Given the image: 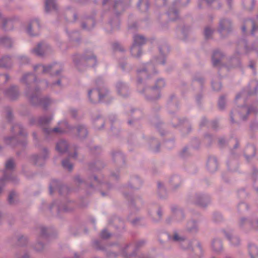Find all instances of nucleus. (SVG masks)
I'll return each mask as SVG.
<instances>
[{
  "label": "nucleus",
  "mask_w": 258,
  "mask_h": 258,
  "mask_svg": "<svg viewBox=\"0 0 258 258\" xmlns=\"http://www.w3.org/2000/svg\"><path fill=\"white\" fill-rule=\"evenodd\" d=\"M146 42V39L141 35H136L134 37V42L131 47V53L133 56L139 57L141 54L140 46Z\"/></svg>",
  "instance_id": "nucleus-1"
},
{
  "label": "nucleus",
  "mask_w": 258,
  "mask_h": 258,
  "mask_svg": "<svg viewBox=\"0 0 258 258\" xmlns=\"http://www.w3.org/2000/svg\"><path fill=\"white\" fill-rule=\"evenodd\" d=\"M106 92L105 89H101L100 90L93 89L88 92V96L90 101L93 103H96L102 100L104 97L102 93Z\"/></svg>",
  "instance_id": "nucleus-2"
},
{
  "label": "nucleus",
  "mask_w": 258,
  "mask_h": 258,
  "mask_svg": "<svg viewBox=\"0 0 258 258\" xmlns=\"http://www.w3.org/2000/svg\"><path fill=\"white\" fill-rule=\"evenodd\" d=\"M58 65L57 64H54L53 65H49L48 66H44L42 65H38L35 67L34 69L36 70L37 69H40L42 71V72L44 73L49 72L51 71V69L53 68L54 70H56L58 68Z\"/></svg>",
  "instance_id": "nucleus-3"
},
{
  "label": "nucleus",
  "mask_w": 258,
  "mask_h": 258,
  "mask_svg": "<svg viewBox=\"0 0 258 258\" xmlns=\"http://www.w3.org/2000/svg\"><path fill=\"white\" fill-rule=\"evenodd\" d=\"M222 56V53L219 51H215L212 56L213 64L214 66H217L220 63V58Z\"/></svg>",
  "instance_id": "nucleus-4"
},
{
  "label": "nucleus",
  "mask_w": 258,
  "mask_h": 258,
  "mask_svg": "<svg viewBox=\"0 0 258 258\" xmlns=\"http://www.w3.org/2000/svg\"><path fill=\"white\" fill-rule=\"evenodd\" d=\"M217 162L215 158H211L208 161L207 166L209 170L211 171H215L217 168Z\"/></svg>",
  "instance_id": "nucleus-5"
},
{
  "label": "nucleus",
  "mask_w": 258,
  "mask_h": 258,
  "mask_svg": "<svg viewBox=\"0 0 258 258\" xmlns=\"http://www.w3.org/2000/svg\"><path fill=\"white\" fill-rule=\"evenodd\" d=\"M56 148L59 152L63 153L68 148L67 143L64 141H61L57 144Z\"/></svg>",
  "instance_id": "nucleus-6"
},
{
  "label": "nucleus",
  "mask_w": 258,
  "mask_h": 258,
  "mask_svg": "<svg viewBox=\"0 0 258 258\" xmlns=\"http://www.w3.org/2000/svg\"><path fill=\"white\" fill-rule=\"evenodd\" d=\"M56 5L54 0H46L45 1V10L49 12L52 10L56 9Z\"/></svg>",
  "instance_id": "nucleus-7"
},
{
  "label": "nucleus",
  "mask_w": 258,
  "mask_h": 258,
  "mask_svg": "<svg viewBox=\"0 0 258 258\" xmlns=\"http://www.w3.org/2000/svg\"><path fill=\"white\" fill-rule=\"evenodd\" d=\"M249 252L252 258L258 255V249L256 246L254 245H249Z\"/></svg>",
  "instance_id": "nucleus-8"
},
{
  "label": "nucleus",
  "mask_w": 258,
  "mask_h": 258,
  "mask_svg": "<svg viewBox=\"0 0 258 258\" xmlns=\"http://www.w3.org/2000/svg\"><path fill=\"white\" fill-rule=\"evenodd\" d=\"M138 7L142 11H145L149 8V3L147 0H141L138 4Z\"/></svg>",
  "instance_id": "nucleus-9"
},
{
  "label": "nucleus",
  "mask_w": 258,
  "mask_h": 258,
  "mask_svg": "<svg viewBox=\"0 0 258 258\" xmlns=\"http://www.w3.org/2000/svg\"><path fill=\"white\" fill-rule=\"evenodd\" d=\"M11 63V58L8 56L3 57L0 60V66L3 67H8Z\"/></svg>",
  "instance_id": "nucleus-10"
},
{
  "label": "nucleus",
  "mask_w": 258,
  "mask_h": 258,
  "mask_svg": "<svg viewBox=\"0 0 258 258\" xmlns=\"http://www.w3.org/2000/svg\"><path fill=\"white\" fill-rule=\"evenodd\" d=\"M212 247L215 251H220L222 247V245L221 241L219 240H215L213 242Z\"/></svg>",
  "instance_id": "nucleus-11"
},
{
  "label": "nucleus",
  "mask_w": 258,
  "mask_h": 258,
  "mask_svg": "<svg viewBox=\"0 0 258 258\" xmlns=\"http://www.w3.org/2000/svg\"><path fill=\"white\" fill-rule=\"evenodd\" d=\"M45 46L43 43L38 44L37 48L34 49V52L38 55H41L43 54V50Z\"/></svg>",
  "instance_id": "nucleus-12"
},
{
  "label": "nucleus",
  "mask_w": 258,
  "mask_h": 258,
  "mask_svg": "<svg viewBox=\"0 0 258 258\" xmlns=\"http://www.w3.org/2000/svg\"><path fill=\"white\" fill-rule=\"evenodd\" d=\"M0 42L7 47L11 46V40L7 37H3L0 38Z\"/></svg>",
  "instance_id": "nucleus-13"
},
{
  "label": "nucleus",
  "mask_w": 258,
  "mask_h": 258,
  "mask_svg": "<svg viewBox=\"0 0 258 258\" xmlns=\"http://www.w3.org/2000/svg\"><path fill=\"white\" fill-rule=\"evenodd\" d=\"M37 27V28L39 27V24L37 20H34L31 23L29 27L27 29V32L29 34H30L31 35H33V34L31 33V29H32V27Z\"/></svg>",
  "instance_id": "nucleus-14"
},
{
  "label": "nucleus",
  "mask_w": 258,
  "mask_h": 258,
  "mask_svg": "<svg viewBox=\"0 0 258 258\" xmlns=\"http://www.w3.org/2000/svg\"><path fill=\"white\" fill-rule=\"evenodd\" d=\"M244 5L246 9L250 10L253 7V2L252 0H245Z\"/></svg>",
  "instance_id": "nucleus-15"
},
{
  "label": "nucleus",
  "mask_w": 258,
  "mask_h": 258,
  "mask_svg": "<svg viewBox=\"0 0 258 258\" xmlns=\"http://www.w3.org/2000/svg\"><path fill=\"white\" fill-rule=\"evenodd\" d=\"M62 165L64 168L68 169L69 171H71L73 168L72 165L69 162L68 159L63 160L62 162Z\"/></svg>",
  "instance_id": "nucleus-16"
},
{
  "label": "nucleus",
  "mask_w": 258,
  "mask_h": 258,
  "mask_svg": "<svg viewBox=\"0 0 258 258\" xmlns=\"http://www.w3.org/2000/svg\"><path fill=\"white\" fill-rule=\"evenodd\" d=\"M14 166V163L12 159L9 160L6 164V168L7 170H10L13 168Z\"/></svg>",
  "instance_id": "nucleus-17"
},
{
  "label": "nucleus",
  "mask_w": 258,
  "mask_h": 258,
  "mask_svg": "<svg viewBox=\"0 0 258 258\" xmlns=\"http://www.w3.org/2000/svg\"><path fill=\"white\" fill-rule=\"evenodd\" d=\"M212 33V30L209 27H207L205 29V37L208 38Z\"/></svg>",
  "instance_id": "nucleus-18"
},
{
  "label": "nucleus",
  "mask_w": 258,
  "mask_h": 258,
  "mask_svg": "<svg viewBox=\"0 0 258 258\" xmlns=\"http://www.w3.org/2000/svg\"><path fill=\"white\" fill-rule=\"evenodd\" d=\"M78 132L80 136H84L86 135L87 131L85 127H81L78 129Z\"/></svg>",
  "instance_id": "nucleus-19"
},
{
  "label": "nucleus",
  "mask_w": 258,
  "mask_h": 258,
  "mask_svg": "<svg viewBox=\"0 0 258 258\" xmlns=\"http://www.w3.org/2000/svg\"><path fill=\"white\" fill-rule=\"evenodd\" d=\"M246 23H250L252 25V34H253L254 33V32L256 31H258V28H257L255 26L254 22L252 21L249 20V21H247Z\"/></svg>",
  "instance_id": "nucleus-20"
},
{
  "label": "nucleus",
  "mask_w": 258,
  "mask_h": 258,
  "mask_svg": "<svg viewBox=\"0 0 258 258\" xmlns=\"http://www.w3.org/2000/svg\"><path fill=\"white\" fill-rule=\"evenodd\" d=\"M212 87L214 90L218 91L221 89V85L219 83H213Z\"/></svg>",
  "instance_id": "nucleus-21"
},
{
  "label": "nucleus",
  "mask_w": 258,
  "mask_h": 258,
  "mask_svg": "<svg viewBox=\"0 0 258 258\" xmlns=\"http://www.w3.org/2000/svg\"><path fill=\"white\" fill-rule=\"evenodd\" d=\"M110 236V234L106 230H104L101 233V237L103 238H107Z\"/></svg>",
  "instance_id": "nucleus-22"
},
{
  "label": "nucleus",
  "mask_w": 258,
  "mask_h": 258,
  "mask_svg": "<svg viewBox=\"0 0 258 258\" xmlns=\"http://www.w3.org/2000/svg\"><path fill=\"white\" fill-rule=\"evenodd\" d=\"M225 104V99L223 97H221L219 99L218 105L220 108H223Z\"/></svg>",
  "instance_id": "nucleus-23"
},
{
  "label": "nucleus",
  "mask_w": 258,
  "mask_h": 258,
  "mask_svg": "<svg viewBox=\"0 0 258 258\" xmlns=\"http://www.w3.org/2000/svg\"><path fill=\"white\" fill-rule=\"evenodd\" d=\"M45 132H48V133L54 132V133H63V132H64L65 131L60 130V128H59V127H55L48 132H47L46 130H45Z\"/></svg>",
  "instance_id": "nucleus-24"
},
{
  "label": "nucleus",
  "mask_w": 258,
  "mask_h": 258,
  "mask_svg": "<svg viewBox=\"0 0 258 258\" xmlns=\"http://www.w3.org/2000/svg\"><path fill=\"white\" fill-rule=\"evenodd\" d=\"M16 196V194L14 192H11L9 196V201L11 204L13 203V199Z\"/></svg>",
  "instance_id": "nucleus-25"
},
{
  "label": "nucleus",
  "mask_w": 258,
  "mask_h": 258,
  "mask_svg": "<svg viewBox=\"0 0 258 258\" xmlns=\"http://www.w3.org/2000/svg\"><path fill=\"white\" fill-rule=\"evenodd\" d=\"M173 239L174 241H180L182 240V238L180 237L177 233H174L173 237Z\"/></svg>",
  "instance_id": "nucleus-26"
},
{
  "label": "nucleus",
  "mask_w": 258,
  "mask_h": 258,
  "mask_svg": "<svg viewBox=\"0 0 258 258\" xmlns=\"http://www.w3.org/2000/svg\"><path fill=\"white\" fill-rule=\"evenodd\" d=\"M157 83L158 84H159V86H157L156 87H161L162 86H163L164 85V82L163 80L162 79H160V80H158V81H157Z\"/></svg>",
  "instance_id": "nucleus-27"
},
{
  "label": "nucleus",
  "mask_w": 258,
  "mask_h": 258,
  "mask_svg": "<svg viewBox=\"0 0 258 258\" xmlns=\"http://www.w3.org/2000/svg\"><path fill=\"white\" fill-rule=\"evenodd\" d=\"M4 175L3 177L2 178V180H5L8 178V177L6 175L5 171H0V175Z\"/></svg>",
  "instance_id": "nucleus-28"
},
{
  "label": "nucleus",
  "mask_w": 258,
  "mask_h": 258,
  "mask_svg": "<svg viewBox=\"0 0 258 258\" xmlns=\"http://www.w3.org/2000/svg\"><path fill=\"white\" fill-rule=\"evenodd\" d=\"M251 83L253 85L254 89L256 90L257 89V87H258L257 82L256 81H253L251 82Z\"/></svg>",
  "instance_id": "nucleus-29"
},
{
  "label": "nucleus",
  "mask_w": 258,
  "mask_h": 258,
  "mask_svg": "<svg viewBox=\"0 0 258 258\" xmlns=\"http://www.w3.org/2000/svg\"><path fill=\"white\" fill-rule=\"evenodd\" d=\"M51 120V118L49 119H41V122L42 123H46L48 122Z\"/></svg>",
  "instance_id": "nucleus-30"
},
{
  "label": "nucleus",
  "mask_w": 258,
  "mask_h": 258,
  "mask_svg": "<svg viewBox=\"0 0 258 258\" xmlns=\"http://www.w3.org/2000/svg\"><path fill=\"white\" fill-rule=\"evenodd\" d=\"M189 0H181V5H185L189 2Z\"/></svg>",
  "instance_id": "nucleus-31"
},
{
  "label": "nucleus",
  "mask_w": 258,
  "mask_h": 258,
  "mask_svg": "<svg viewBox=\"0 0 258 258\" xmlns=\"http://www.w3.org/2000/svg\"><path fill=\"white\" fill-rule=\"evenodd\" d=\"M0 78H4L5 80V81H8L9 79L8 76L6 75H0Z\"/></svg>",
  "instance_id": "nucleus-32"
},
{
  "label": "nucleus",
  "mask_w": 258,
  "mask_h": 258,
  "mask_svg": "<svg viewBox=\"0 0 258 258\" xmlns=\"http://www.w3.org/2000/svg\"><path fill=\"white\" fill-rule=\"evenodd\" d=\"M11 22L10 21H4V27H5L6 26V24L7 23H11Z\"/></svg>",
  "instance_id": "nucleus-33"
},
{
  "label": "nucleus",
  "mask_w": 258,
  "mask_h": 258,
  "mask_svg": "<svg viewBox=\"0 0 258 258\" xmlns=\"http://www.w3.org/2000/svg\"><path fill=\"white\" fill-rule=\"evenodd\" d=\"M172 14H174L175 16L177 15V12L176 11H173L169 12V15H171Z\"/></svg>",
  "instance_id": "nucleus-34"
},
{
  "label": "nucleus",
  "mask_w": 258,
  "mask_h": 258,
  "mask_svg": "<svg viewBox=\"0 0 258 258\" xmlns=\"http://www.w3.org/2000/svg\"><path fill=\"white\" fill-rule=\"evenodd\" d=\"M208 4H210L212 3V0H205Z\"/></svg>",
  "instance_id": "nucleus-35"
},
{
  "label": "nucleus",
  "mask_w": 258,
  "mask_h": 258,
  "mask_svg": "<svg viewBox=\"0 0 258 258\" xmlns=\"http://www.w3.org/2000/svg\"><path fill=\"white\" fill-rule=\"evenodd\" d=\"M242 31H243V32H245V31L246 28H245V26H244L243 27H242Z\"/></svg>",
  "instance_id": "nucleus-36"
},
{
  "label": "nucleus",
  "mask_w": 258,
  "mask_h": 258,
  "mask_svg": "<svg viewBox=\"0 0 258 258\" xmlns=\"http://www.w3.org/2000/svg\"><path fill=\"white\" fill-rule=\"evenodd\" d=\"M220 25H221V28H222L223 29H224V27H223V24H222V22H221V23H220Z\"/></svg>",
  "instance_id": "nucleus-37"
},
{
  "label": "nucleus",
  "mask_w": 258,
  "mask_h": 258,
  "mask_svg": "<svg viewBox=\"0 0 258 258\" xmlns=\"http://www.w3.org/2000/svg\"><path fill=\"white\" fill-rule=\"evenodd\" d=\"M235 239L236 240V238H232V242L233 244H235V243H234V242H233V240H235Z\"/></svg>",
  "instance_id": "nucleus-38"
},
{
  "label": "nucleus",
  "mask_w": 258,
  "mask_h": 258,
  "mask_svg": "<svg viewBox=\"0 0 258 258\" xmlns=\"http://www.w3.org/2000/svg\"><path fill=\"white\" fill-rule=\"evenodd\" d=\"M116 46H118V45L117 44H115V45H114L115 48L116 49H117V47H116Z\"/></svg>",
  "instance_id": "nucleus-39"
},
{
  "label": "nucleus",
  "mask_w": 258,
  "mask_h": 258,
  "mask_svg": "<svg viewBox=\"0 0 258 258\" xmlns=\"http://www.w3.org/2000/svg\"><path fill=\"white\" fill-rule=\"evenodd\" d=\"M158 215H159V217H161V212H160V211H159V212H158Z\"/></svg>",
  "instance_id": "nucleus-40"
},
{
  "label": "nucleus",
  "mask_w": 258,
  "mask_h": 258,
  "mask_svg": "<svg viewBox=\"0 0 258 258\" xmlns=\"http://www.w3.org/2000/svg\"><path fill=\"white\" fill-rule=\"evenodd\" d=\"M231 0H228V5H230Z\"/></svg>",
  "instance_id": "nucleus-41"
},
{
  "label": "nucleus",
  "mask_w": 258,
  "mask_h": 258,
  "mask_svg": "<svg viewBox=\"0 0 258 258\" xmlns=\"http://www.w3.org/2000/svg\"><path fill=\"white\" fill-rule=\"evenodd\" d=\"M92 60L93 61L95 62V61H96V59H95V58H92Z\"/></svg>",
  "instance_id": "nucleus-42"
},
{
  "label": "nucleus",
  "mask_w": 258,
  "mask_h": 258,
  "mask_svg": "<svg viewBox=\"0 0 258 258\" xmlns=\"http://www.w3.org/2000/svg\"><path fill=\"white\" fill-rule=\"evenodd\" d=\"M31 76V75L30 74H28V75H27L26 76H25V77H24V79H25V78L26 76Z\"/></svg>",
  "instance_id": "nucleus-43"
},
{
  "label": "nucleus",
  "mask_w": 258,
  "mask_h": 258,
  "mask_svg": "<svg viewBox=\"0 0 258 258\" xmlns=\"http://www.w3.org/2000/svg\"><path fill=\"white\" fill-rule=\"evenodd\" d=\"M241 118H242V119H243V120H244V119H245L246 118H245V117H244V116H241Z\"/></svg>",
  "instance_id": "nucleus-44"
},
{
  "label": "nucleus",
  "mask_w": 258,
  "mask_h": 258,
  "mask_svg": "<svg viewBox=\"0 0 258 258\" xmlns=\"http://www.w3.org/2000/svg\"><path fill=\"white\" fill-rule=\"evenodd\" d=\"M36 157H37V158H38V159H39H39H41V158H40V157H37V156Z\"/></svg>",
  "instance_id": "nucleus-45"
},
{
  "label": "nucleus",
  "mask_w": 258,
  "mask_h": 258,
  "mask_svg": "<svg viewBox=\"0 0 258 258\" xmlns=\"http://www.w3.org/2000/svg\"><path fill=\"white\" fill-rule=\"evenodd\" d=\"M250 112V109H249V110H248V113H249V112Z\"/></svg>",
  "instance_id": "nucleus-46"
},
{
  "label": "nucleus",
  "mask_w": 258,
  "mask_h": 258,
  "mask_svg": "<svg viewBox=\"0 0 258 258\" xmlns=\"http://www.w3.org/2000/svg\"><path fill=\"white\" fill-rule=\"evenodd\" d=\"M50 192H52L51 187L50 188Z\"/></svg>",
  "instance_id": "nucleus-47"
},
{
  "label": "nucleus",
  "mask_w": 258,
  "mask_h": 258,
  "mask_svg": "<svg viewBox=\"0 0 258 258\" xmlns=\"http://www.w3.org/2000/svg\"><path fill=\"white\" fill-rule=\"evenodd\" d=\"M59 83H60L59 81H58V82H57V84H59Z\"/></svg>",
  "instance_id": "nucleus-48"
},
{
  "label": "nucleus",
  "mask_w": 258,
  "mask_h": 258,
  "mask_svg": "<svg viewBox=\"0 0 258 258\" xmlns=\"http://www.w3.org/2000/svg\"><path fill=\"white\" fill-rule=\"evenodd\" d=\"M231 120H233V117H232V116H231Z\"/></svg>",
  "instance_id": "nucleus-49"
},
{
  "label": "nucleus",
  "mask_w": 258,
  "mask_h": 258,
  "mask_svg": "<svg viewBox=\"0 0 258 258\" xmlns=\"http://www.w3.org/2000/svg\"><path fill=\"white\" fill-rule=\"evenodd\" d=\"M1 191H2V189H1V188H0V194L1 193Z\"/></svg>",
  "instance_id": "nucleus-50"
},
{
  "label": "nucleus",
  "mask_w": 258,
  "mask_h": 258,
  "mask_svg": "<svg viewBox=\"0 0 258 258\" xmlns=\"http://www.w3.org/2000/svg\"><path fill=\"white\" fill-rule=\"evenodd\" d=\"M105 3H106V2L104 1L103 2V4H105Z\"/></svg>",
  "instance_id": "nucleus-51"
},
{
  "label": "nucleus",
  "mask_w": 258,
  "mask_h": 258,
  "mask_svg": "<svg viewBox=\"0 0 258 258\" xmlns=\"http://www.w3.org/2000/svg\"><path fill=\"white\" fill-rule=\"evenodd\" d=\"M158 186H160V183H158Z\"/></svg>",
  "instance_id": "nucleus-52"
},
{
  "label": "nucleus",
  "mask_w": 258,
  "mask_h": 258,
  "mask_svg": "<svg viewBox=\"0 0 258 258\" xmlns=\"http://www.w3.org/2000/svg\"><path fill=\"white\" fill-rule=\"evenodd\" d=\"M257 224H258V222H257ZM256 228L258 230V227H257Z\"/></svg>",
  "instance_id": "nucleus-53"
},
{
  "label": "nucleus",
  "mask_w": 258,
  "mask_h": 258,
  "mask_svg": "<svg viewBox=\"0 0 258 258\" xmlns=\"http://www.w3.org/2000/svg\"><path fill=\"white\" fill-rule=\"evenodd\" d=\"M1 19V18H0V20Z\"/></svg>",
  "instance_id": "nucleus-54"
}]
</instances>
